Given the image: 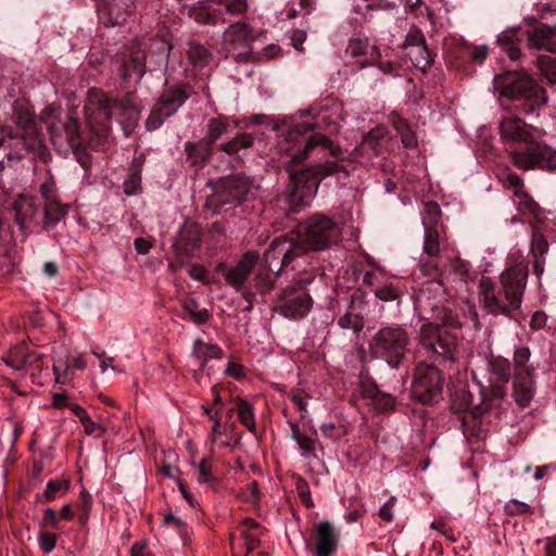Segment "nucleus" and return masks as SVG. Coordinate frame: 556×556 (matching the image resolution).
<instances>
[{"label":"nucleus","instance_id":"obj_12","mask_svg":"<svg viewBox=\"0 0 556 556\" xmlns=\"http://www.w3.org/2000/svg\"><path fill=\"white\" fill-rule=\"evenodd\" d=\"M338 233V225L331 218L317 214L306 220L295 239L304 245L307 253L326 249L336 241Z\"/></svg>","mask_w":556,"mask_h":556},{"label":"nucleus","instance_id":"obj_21","mask_svg":"<svg viewBox=\"0 0 556 556\" xmlns=\"http://www.w3.org/2000/svg\"><path fill=\"white\" fill-rule=\"evenodd\" d=\"M500 136L504 142L528 143L533 138L532 126L518 116H508L500 124Z\"/></svg>","mask_w":556,"mask_h":556},{"label":"nucleus","instance_id":"obj_7","mask_svg":"<svg viewBox=\"0 0 556 556\" xmlns=\"http://www.w3.org/2000/svg\"><path fill=\"white\" fill-rule=\"evenodd\" d=\"M508 159L520 170H556V150L533 138L523 148L510 150Z\"/></svg>","mask_w":556,"mask_h":556},{"label":"nucleus","instance_id":"obj_23","mask_svg":"<svg viewBox=\"0 0 556 556\" xmlns=\"http://www.w3.org/2000/svg\"><path fill=\"white\" fill-rule=\"evenodd\" d=\"M201 243V231L195 224H185L178 235L174 248L179 258H188L199 249Z\"/></svg>","mask_w":556,"mask_h":556},{"label":"nucleus","instance_id":"obj_41","mask_svg":"<svg viewBox=\"0 0 556 556\" xmlns=\"http://www.w3.org/2000/svg\"><path fill=\"white\" fill-rule=\"evenodd\" d=\"M254 137L251 134H239L228 142L222 144L219 149L228 154H235L241 149L250 148L253 144Z\"/></svg>","mask_w":556,"mask_h":556},{"label":"nucleus","instance_id":"obj_51","mask_svg":"<svg viewBox=\"0 0 556 556\" xmlns=\"http://www.w3.org/2000/svg\"><path fill=\"white\" fill-rule=\"evenodd\" d=\"M394 127L401 136L402 143L405 148H413L416 146L415 134L410 130L404 119H397L394 122Z\"/></svg>","mask_w":556,"mask_h":556},{"label":"nucleus","instance_id":"obj_26","mask_svg":"<svg viewBox=\"0 0 556 556\" xmlns=\"http://www.w3.org/2000/svg\"><path fill=\"white\" fill-rule=\"evenodd\" d=\"M239 536L231 538V541L241 542V554H249L257 548L260 545L261 529L256 521L253 519H244L239 527Z\"/></svg>","mask_w":556,"mask_h":556},{"label":"nucleus","instance_id":"obj_31","mask_svg":"<svg viewBox=\"0 0 556 556\" xmlns=\"http://www.w3.org/2000/svg\"><path fill=\"white\" fill-rule=\"evenodd\" d=\"M67 213V207L59 199L45 201V220L46 229L54 227Z\"/></svg>","mask_w":556,"mask_h":556},{"label":"nucleus","instance_id":"obj_64","mask_svg":"<svg viewBox=\"0 0 556 556\" xmlns=\"http://www.w3.org/2000/svg\"><path fill=\"white\" fill-rule=\"evenodd\" d=\"M40 193L45 201L51 200V199H59L56 195V188L55 182L53 181L52 177H49L47 181L42 182L40 186Z\"/></svg>","mask_w":556,"mask_h":556},{"label":"nucleus","instance_id":"obj_34","mask_svg":"<svg viewBox=\"0 0 556 556\" xmlns=\"http://www.w3.org/2000/svg\"><path fill=\"white\" fill-rule=\"evenodd\" d=\"M406 56L416 68H419L422 72H425L433 62V58L428 50L427 45L409 48L408 51H406Z\"/></svg>","mask_w":556,"mask_h":556},{"label":"nucleus","instance_id":"obj_13","mask_svg":"<svg viewBox=\"0 0 556 556\" xmlns=\"http://www.w3.org/2000/svg\"><path fill=\"white\" fill-rule=\"evenodd\" d=\"M418 341L429 354L443 361L454 359L457 349L456 337L445 326L424 324L419 330Z\"/></svg>","mask_w":556,"mask_h":556},{"label":"nucleus","instance_id":"obj_60","mask_svg":"<svg viewBox=\"0 0 556 556\" xmlns=\"http://www.w3.org/2000/svg\"><path fill=\"white\" fill-rule=\"evenodd\" d=\"M38 543L45 553H51L55 547L56 536L51 532L42 530L39 533Z\"/></svg>","mask_w":556,"mask_h":556},{"label":"nucleus","instance_id":"obj_38","mask_svg":"<svg viewBox=\"0 0 556 556\" xmlns=\"http://www.w3.org/2000/svg\"><path fill=\"white\" fill-rule=\"evenodd\" d=\"M441 219V208L435 202H427L424 206V212L421 215V220L424 225V229L429 228H441L440 224Z\"/></svg>","mask_w":556,"mask_h":556},{"label":"nucleus","instance_id":"obj_3","mask_svg":"<svg viewBox=\"0 0 556 556\" xmlns=\"http://www.w3.org/2000/svg\"><path fill=\"white\" fill-rule=\"evenodd\" d=\"M501 97L516 103V108L526 115L536 114L547 103V94L531 76L525 73H507L495 78Z\"/></svg>","mask_w":556,"mask_h":556},{"label":"nucleus","instance_id":"obj_48","mask_svg":"<svg viewBox=\"0 0 556 556\" xmlns=\"http://www.w3.org/2000/svg\"><path fill=\"white\" fill-rule=\"evenodd\" d=\"M320 431L324 437L337 441L343 438L348 433L345 425L342 422L327 421L320 426Z\"/></svg>","mask_w":556,"mask_h":556},{"label":"nucleus","instance_id":"obj_50","mask_svg":"<svg viewBox=\"0 0 556 556\" xmlns=\"http://www.w3.org/2000/svg\"><path fill=\"white\" fill-rule=\"evenodd\" d=\"M548 251V242L545 237L538 230L532 232L531 255L532 257L544 258Z\"/></svg>","mask_w":556,"mask_h":556},{"label":"nucleus","instance_id":"obj_22","mask_svg":"<svg viewBox=\"0 0 556 556\" xmlns=\"http://www.w3.org/2000/svg\"><path fill=\"white\" fill-rule=\"evenodd\" d=\"M502 182L503 187L511 191L517 199L520 211L528 213H534L536 211L538 204L525 189V181L518 174L507 170Z\"/></svg>","mask_w":556,"mask_h":556},{"label":"nucleus","instance_id":"obj_45","mask_svg":"<svg viewBox=\"0 0 556 556\" xmlns=\"http://www.w3.org/2000/svg\"><path fill=\"white\" fill-rule=\"evenodd\" d=\"M369 50L371 51V55H374L375 52L377 51L374 46H370L367 39L362 38L351 39L346 47V52L353 58L365 55L369 53Z\"/></svg>","mask_w":556,"mask_h":556},{"label":"nucleus","instance_id":"obj_18","mask_svg":"<svg viewBox=\"0 0 556 556\" xmlns=\"http://www.w3.org/2000/svg\"><path fill=\"white\" fill-rule=\"evenodd\" d=\"M135 3L136 0H98L99 18L106 26L122 25L134 13Z\"/></svg>","mask_w":556,"mask_h":556},{"label":"nucleus","instance_id":"obj_20","mask_svg":"<svg viewBox=\"0 0 556 556\" xmlns=\"http://www.w3.org/2000/svg\"><path fill=\"white\" fill-rule=\"evenodd\" d=\"M313 535L316 542L315 556H331L336 552L339 534L328 520L314 525Z\"/></svg>","mask_w":556,"mask_h":556},{"label":"nucleus","instance_id":"obj_33","mask_svg":"<svg viewBox=\"0 0 556 556\" xmlns=\"http://www.w3.org/2000/svg\"><path fill=\"white\" fill-rule=\"evenodd\" d=\"M192 352L202 366L208 359L220 358L223 355V351L218 345L206 343L200 339L194 341Z\"/></svg>","mask_w":556,"mask_h":556},{"label":"nucleus","instance_id":"obj_42","mask_svg":"<svg viewBox=\"0 0 556 556\" xmlns=\"http://www.w3.org/2000/svg\"><path fill=\"white\" fill-rule=\"evenodd\" d=\"M53 374L55 376L56 383H65L72 376V369L68 365V356L64 353H60L55 356L53 363Z\"/></svg>","mask_w":556,"mask_h":556},{"label":"nucleus","instance_id":"obj_35","mask_svg":"<svg viewBox=\"0 0 556 556\" xmlns=\"http://www.w3.org/2000/svg\"><path fill=\"white\" fill-rule=\"evenodd\" d=\"M29 352L25 344H18L12 348L1 359L13 370L21 371V369L25 367V358Z\"/></svg>","mask_w":556,"mask_h":556},{"label":"nucleus","instance_id":"obj_2","mask_svg":"<svg viewBox=\"0 0 556 556\" xmlns=\"http://www.w3.org/2000/svg\"><path fill=\"white\" fill-rule=\"evenodd\" d=\"M496 286L489 277L479 283L483 306L492 314L510 315L521 306L528 281V265L523 262L507 267L498 277Z\"/></svg>","mask_w":556,"mask_h":556},{"label":"nucleus","instance_id":"obj_17","mask_svg":"<svg viewBox=\"0 0 556 556\" xmlns=\"http://www.w3.org/2000/svg\"><path fill=\"white\" fill-rule=\"evenodd\" d=\"M258 252L248 251L235 266H228L225 263H219L215 270L224 277L225 281L229 286L239 290L249 278L252 269L258 262Z\"/></svg>","mask_w":556,"mask_h":556},{"label":"nucleus","instance_id":"obj_61","mask_svg":"<svg viewBox=\"0 0 556 556\" xmlns=\"http://www.w3.org/2000/svg\"><path fill=\"white\" fill-rule=\"evenodd\" d=\"M224 9L231 15H242L248 10L247 0H225Z\"/></svg>","mask_w":556,"mask_h":556},{"label":"nucleus","instance_id":"obj_28","mask_svg":"<svg viewBox=\"0 0 556 556\" xmlns=\"http://www.w3.org/2000/svg\"><path fill=\"white\" fill-rule=\"evenodd\" d=\"M39 206L35 199L28 195H21L14 203L15 220L23 230L28 222H31L38 214Z\"/></svg>","mask_w":556,"mask_h":556},{"label":"nucleus","instance_id":"obj_63","mask_svg":"<svg viewBox=\"0 0 556 556\" xmlns=\"http://www.w3.org/2000/svg\"><path fill=\"white\" fill-rule=\"evenodd\" d=\"M59 526V517L53 508H47L43 511L42 520L40 522L41 528L56 529Z\"/></svg>","mask_w":556,"mask_h":556},{"label":"nucleus","instance_id":"obj_16","mask_svg":"<svg viewBox=\"0 0 556 556\" xmlns=\"http://www.w3.org/2000/svg\"><path fill=\"white\" fill-rule=\"evenodd\" d=\"M186 99L187 96L180 89H169L163 92L147 119V128L149 130L160 128L164 121L175 114L185 103Z\"/></svg>","mask_w":556,"mask_h":556},{"label":"nucleus","instance_id":"obj_39","mask_svg":"<svg viewBox=\"0 0 556 556\" xmlns=\"http://www.w3.org/2000/svg\"><path fill=\"white\" fill-rule=\"evenodd\" d=\"M188 60L194 66L203 67L212 59V53L202 45L190 42L187 50Z\"/></svg>","mask_w":556,"mask_h":556},{"label":"nucleus","instance_id":"obj_52","mask_svg":"<svg viewBox=\"0 0 556 556\" xmlns=\"http://www.w3.org/2000/svg\"><path fill=\"white\" fill-rule=\"evenodd\" d=\"M281 52V49L279 46L270 43L266 46L261 51H252L251 53V60L249 62H261V61H268L271 59L277 58Z\"/></svg>","mask_w":556,"mask_h":556},{"label":"nucleus","instance_id":"obj_4","mask_svg":"<svg viewBox=\"0 0 556 556\" xmlns=\"http://www.w3.org/2000/svg\"><path fill=\"white\" fill-rule=\"evenodd\" d=\"M12 124L7 125L3 131L12 139H20L25 149L43 159L47 148L39 136L37 124L34 119V113L25 101L14 102Z\"/></svg>","mask_w":556,"mask_h":556},{"label":"nucleus","instance_id":"obj_8","mask_svg":"<svg viewBox=\"0 0 556 556\" xmlns=\"http://www.w3.org/2000/svg\"><path fill=\"white\" fill-rule=\"evenodd\" d=\"M125 106L105 94L99 89H91L88 92L85 104L86 123L98 136L106 134L111 118L117 113L125 111Z\"/></svg>","mask_w":556,"mask_h":556},{"label":"nucleus","instance_id":"obj_6","mask_svg":"<svg viewBox=\"0 0 556 556\" xmlns=\"http://www.w3.org/2000/svg\"><path fill=\"white\" fill-rule=\"evenodd\" d=\"M262 35L250 24L236 22L230 24L222 35L219 52L225 58H232L236 62H249L253 51V42Z\"/></svg>","mask_w":556,"mask_h":556},{"label":"nucleus","instance_id":"obj_32","mask_svg":"<svg viewBox=\"0 0 556 556\" xmlns=\"http://www.w3.org/2000/svg\"><path fill=\"white\" fill-rule=\"evenodd\" d=\"M290 426L292 431L291 437L294 441H296L300 450L302 451V455L306 458L315 457L317 443L316 431L314 432V437H308L300 431V428L296 424L291 422Z\"/></svg>","mask_w":556,"mask_h":556},{"label":"nucleus","instance_id":"obj_37","mask_svg":"<svg viewBox=\"0 0 556 556\" xmlns=\"http://www.w3.org/2000/svg\"><path fill=\"white\" fill-rule=\"evenodd\" d=\"M489 367L500 382L507 383L511 375V366L507 358L492 356L489 359Z\"/></svg>","mask_w":556,"mask_h":556},{"label":"nucleus","instance_id":"obj_29","mask_svg":"<svg viewBox=\"0 0 556 556\" xmlns=\"http://www.w3.org/2000/svg\"><path fill=\"white\" fill-rule=\"evenodd\" d=\"M444 226L441 228L425 229L422 251L424 254L433 258L438 257L441 252V245L444 242Z\"/></svg>","mask_w":556,"mask_h":556},{"label":"nucleus","instance_id":"obj_62","mask_svg":"<svg viewBox=\"0 0 556 556\" xmlns=\"http://www.w3.org/2000/svg\"><path fill=\"white\" fill-rule=\"evenodd\" d=\"M505 508L509 515H523L532 513L531 506L519 501H510Z\"/></svg>","mask_w":556,"mask_h":556},{"label":"nucleus","instance_id":"obj_19","mask_svg":"<svg viewBox=\"0 0 556 556\" xmlns=\"http://www.w3.org/2000/svg\"><path fill=\"white\" fill-rule=\"evenodd\" d=\"M146 48L139 41H132L121 55V71L125 79L137 76L140 79L146 72Z\"/></svg>","mask_w":556,"mask_h":556},{"label":"nucleus","instance_id":"obj_25","mask_svg":"<svg viewBox=\"0 0 556 556\" xmlns=\"http://www.w3.org/2000/svg\"><path fill=\"white\" fill-rule=\"evenodd\" d=\"M528 46L556 53V29L542 25L528 33Z\"/></svg>","mask_w":556,"mask_h":556},{"label":"nucleus","instance_id":"obj_43","mask_svg":"<svg viewBox=\"0 0 556 556\" xmlns=\"http://www.w3.org/2000/svg\"><path fill=\"white\" fill-rule=\"evenodd\" d=\"M236 403L240 421L249 431H253L255 429V421L252 405L241 399H236Z\"/></svg>","mask_w":556,"mask_h":556},{"label":"nucleus","instance_id":"obj_5","mask_svg":"<svg viewBox=\"0 0 556 556\" xmlns=\"http://www.w3.org/2000/svg\"><path fill=\"white\" fill-rule=\"evenodd\" d=\"M409 334L405 328L391 325L380 328L371 338V353L384 359L391 367H399L408 352Z\"/></svg>","mask_w":556,"mask_h":556},{"label":"nucleus","instance_id":"obj_9","mask_svg":"<svg viewBox=\"0 0 556 556\" xmlns=\"http://www.w3.org/2000/svg\"><path fill=\"white\" fill-rule=\"evenodd\" d=\"M531 352L528 346L515 349L513 355V387L516 403L520 407L530 404L534 392V367L530 363Z\"/></svg>","mask_w":556,"mask_h":556},{"label":"nucleus","instance_id":"obj_53","mask_svg":"<svg viewBox=\"0 0 556 556\" xmlns=\"http://www.w3.org/2000/svg\"><path fill=\"white\" fill-rule=\"evenodd\" d=\"M43 364L41 355L36 352H29L25 358V367L21 369L23 372H30L33 377L39 375L42 370Z\"/></svg>","mask_w":556,"mask_h":556},{"label":"nucleus","instance_id":"obj_24","mask_svg":"<svg viewBox=\"0 0 556 556\" xmlns=\"http://www.w3.org/2000/svg\"><path fill=\"white\" fill-rule=\"evenodd\" d=\"M48 130L51 136V140L54 144H62L63 134L68 146L72 148L77 147L81 143L79 123L77 117L70 115L62 127H58L56 124L52 123L48 125Z\"/></svg>","mask_w":556,"mask_h":556},{"label":"nucleus","instance_id":"obj_55","mask_svg":"<svg viewBox=\"0 0 556 556\" xmlns=\"http://www.w3.org/2000/svg\"><path fill=\"white\" fill-rule=\"evenodd\" d=\"M67 489H68V482L66 480L49 481L46 485V490L43 492V497L47 501H52L55 498V496L59 492L66 491Z\"/></svg>","mask_w":556,"mask_h":556},{"label":"nucleus","instance_id":"obj_15","mask_svg":"<svg viewBox=\"0 0 556 556\" xmlns=\"http://www.w3.org/2000/svg\"><path fill=\"white\" fill-rule=\"evenodd\" d=\"M443 380L439 369L432 365L418 364L415 368L412 392L421 403L435 401L442 391Z\"/></svg>","mask_w":556,"mask_h":556},{"label":"nucleus","instance_id":"obj_30","mask_svg":"<svg viewBox=\"0 0 556 556\" xmlns=\"http://www.w3.org/2000/svg\"><path fill=\"white\" fill-rule=\"evenodd\" d=\"M185 151L187 154V160L191 165L198 166L203 165L208 161L211 156V146L204 140L199 142H186Z\"/></svg>","mask_w":556,"mask_h":556},{"label":"nucleus","instance_id":"obj_58","mask_svg":"<svg viewBox=\"0 0 556 556\" xmlns=\"http://www.w3.org/2000/svg\"><path fill=\"white\" fill-rule=\"evenodd\" d=\"M311 5V0H292L288 3L286 15L288 18H294L301 11H308Z\"/></svg>","mask_w":556,"mask_h":556},{"label":"nucleus","instance_id":"obj_10","mask_svg":"<svg viewBox=\"0 0 556 556\" xmlns=\"http://www.w3.org/2000/svg\"><path fill=\"white\" fill-rule=\"evenodd\" d=\"M312 280H298L286 287L277 296L274 311L288 319L304 318L313 306V299L306 290V285Z\"/></svg>","mask_w":556,"mask_h":556},{"label":"nucleus","instance_id":"obj_27","mask_svg":"<svg viewBox=\"0 0 556 556\" xmlns=\"http://www.w3.org/2000/svg\"><path fill=\"white\" fill-rule=\"evenodd\" d=\"M388 141L386 130L383 128H375L364 137L361 146L355 149L353 157L357 159L367 154L368 157L377 155L381 152L382 147Z\"/></svg>","mask_w":556,"mask_h":556},{"label":"nucleus","instance_id":"obj_47","mask_svg":"<svg viewBox=\"0 0 556 556\" xmlns=\"http://www.w3.org/2000/svg\"><path fill=\"white\" fill-rule=\"evenodd\" d=\"M197 481L201 484H214L216 478L213 473L212 463L207 458H202L197 464Z\"/></svg>","mask_w":556,"mask_h":556},{"label":"nucleus","instance_id":"obj_56","mask_svg":"<svg viewBox=\"0 0 556 556\" xmlns=\"http://www.w3.org/2000/svg\"><path fill=\"white\" fill-rule=\"evenodd\" d=\"M372 404L377 410L387 412V410H390L393 408V406L395 404V400L390 394L378 392L372 397Z\"/></svg>","mask_w":556,"mask_h":556},{"label":"nucleus","instance_id":"obj_57","mask_svg":"<svg viewBox=\"0 0 556 556\" xmlns=\"http://www.w3.org/2000/svg\"><path fill=\"white\" fill-rule=\"evenodd\" d=\"M425 45H426V39H425V36L421 33V30L416 27H412L410 30L408 31L405 42H404L405 51H408L409 48H414L417 46H425Z\"/></svg>","mask_w":556,"mask_h":556},{"label":"nucleus","instance_id":"obj_49","mask_svg":"<svg viewBox=\"0 0 556 556\" xmlns=\"http://www.w3.org/2000/svg\"><path fill=\"white\" fill-rule=\"evenodd\" d=\"M338 325L343 329H351L353 332L358 333L364 327L362 317L353 312H346L338 320Z\"/></svg>","mask_w":556,"mask_h":556},{"label":"nucleus","instance_id":"obj_1","mask_svg":"<svg viewBox=\"0 0 556 556\" xmlns=\"http://www.w3.org/2000/svg\"><path fill=\"white\" fill-rule=\"evenodd\" d=\"M327 112H320L315 124L307 119H293L283 129L285 144L281 151L291 155L288 173L293 189L289 194V202L299 210L307 205L317 192L319 180L324 177L343 172L349 173L345 160L339 159L341 149L321 134H315L309 139L304 135L315 126L330 128L334 131L336 123L330 121Z\"/></svg>","mask_w":556,"mask_h":556},{"label":"nucleus","instance_id":"obj_11","mask_svg":"<svg viewBox=\"0 0 556 556\" xmlns=\"http://www.w3.org/2000/svg\"><path fill=\"white\" fill-rule=\"evenodd\" d=\"M251 186L249 177L241 174L222 178L207 199V204L218 213L238 206L245 200Z\"/></svg>","mask_w":556,"mask_h":556},{"label":"nucleus","instance_id":"obj_14","mask_svg":"<svg viewBox=\"0 0 556 556\" xmlns=\"http://www.w3.org/2000/svg\"><path fill=\"white\" fill-rule=\"evenodd\" d=\"M304 254L305 248L295 237L279 236L270 242L264 253V260L268 269L278 276Z\"/></svg>","mask_w":556,"mask_h":556},{"label":"nucleus","instance_id":"obj_40","mask_svg":"<svg viewBox=\"0 0 556 556\" xmlns=\"http://www.w3.org/2000/svg\"><path fill=\"white\" fill-rule=\"evenodd\" d=\"M228 121L226 117L219 116L208 121L207 134L204 141L212 146L218 138H220L228 130Z\"/></svg>","mask_w":556,"mask_h":556},{"label":"nucleus","instance_id":"obj_54","mask_svg":"<svg viewBox=\"0 0 556 556\" xmlns=\"http://www.w3.org/2000/svg\"><path fill=\"white\" fill-rule=\"evenodd\" d=\"M141 190V176L138 170L129 174L128 178L124 181V192L127 195L137 194Z\"/></svg>","mask_w":556,"mask_h":556},{"label":"nucleus","instance_id":"obj_46","mask_svg":"<svg viewBox=\"0 0 556 556\" xmlns=\"http://www.w3.org/2000/svg\"><path fill=\"white\" fill-rule=\"evenodd\" d=\"M536 64L542 75L556 84V59L542 54L538 56Z\"/></svg>","mask_w":556,"mask_h":556},{"label":"nucleus","instance_id":"obj_59","mask_svg":"<svg viewBox=\"0 0 556 556\" xmlns=\"http://www.w3.org/2000/svg\"><path fill=\"white\" fill-rule=\"evenodd\" d=\"M295 490L298 492L299 497L303 501V503L307 507H313L314 506V502H313V498L311 496L308 483L303 478L299 477L296 479Z\"/></svg>","mask_w":556,"mask_h":556},{"label":"nucleus","instance_id":"obj_36","mask_svg":"<svg viewBox=\"0 0 556 556\" xmlns=\"http://www.w3.org/2000/svg\"><path fill=\"white\" fill-rule=\"evenodd\" d=\"M180 303L182 309L191 316L194 324L203 325L210 319V312L206 308H200L197 300L190 298L181 300Z\"/></svg>","mask_w":556,"mask_h":556},{"label":"nucleus","instance_id":"obj_44","mask_svg":"<svg viewBox=\"0 0 556 556\" xmlns=\"http://www.w3.org/2000/svg\"><path fill=\"white\" fill-rule=\"evenodd\" d=\"M376 296L384 302L399 300L403 292L402 290L392 282L378 285L375 289Z\"/></svg>","mask_w":556,"mask_h":556}]
</instances>
